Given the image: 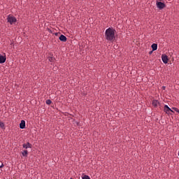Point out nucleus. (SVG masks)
I'll list each match as a JSON object with an SVG mask.
<instances>
[{
    "label": "nucleus",
    "mask_w": 179,
    "mask_h": 179,
    "mask_svg": "<svg viewBox=\"0 0 179 179\" xmlns=\"http://www.w3.org/2000/svg\"><path fill=\"white\" fill-rule=\"evenodd\" d=\"M162 62H163L164 64H168V63H169V57H167V55H162Z\"/></svg>",
    "instance_id": "nucleus-6"
},
{
    "label": "nucleus",
    "mask_w": 179,
    "mask_h": 179,
    "mask_svg": "<svg viewBox=\"0 0 179 179\" xmlns=\"http://www.w3.org/2000/svg\"><path fill=\"white\" fill-rule=\"evenodd\" d=\"M174 111H176V113H178L179 114V110L177 108H172Z\"/></svg>",
    "instance_id": "nucleus-17"
},
{
    "label": "nucleus",
    "mask_w": 179,
    "mask_h": 179,
    "mask_svg": "<svg viewBox=\"0 0 179 179\" xmlns=\"http://www.w3.org/2000/svg\"><path fill=\"white\" fill-rule=\"evenodd\" d=\"M6 20H7V22L10 23V24H13L15 22H17V18L11 15H8Z\"/></svg>",
    "instance_id": "nucleus-2"
},
{
    "label": "nucleus",
    "mask_w": 179,
    "mask_h": 179,
    "mask_svg": "<svg viewBox=\"0 0 179 179\" xmlns=\"http://www.w3.org/2000/svg\"><path fill=\"white\" fill-rule=\"evenodd\" d=\"M150 53L152 54V51Z\"/></svg>",
    "instance_id": "nucleus-20"
},
{
    "label": "nucleus",
    "mask_w": 179,
    "mask_h": 179,
    "mask_svg": "<svg viewBox=\"0 0 179 179\" xmlns=\"http://www.w3.org/2000/svg\"><path fill=\"white\" fill-rule=\"evenodd\" d=\"M151 48H152V51L157 50V44L153 43V44L151 45Z\"/></svg>",
    "instance_id": "nucleus-12"
},
{
    "label": "nucleus",
    "mask_w": 179,
    "mask_h": 179,
    "mask_svg": "<svg viewBox=\"0 0 179 179\" xmlns=\"http://www.w3.org/2000/svg\"><path fill=\"white\" fill-rule=\"evenodd\" d=\"M116 30L113 27H109L105 31V36L107 41H113L115 39Z\"/></svg>",
    "instance_id": "nucleus-1"
},
{
    "label": "nucleus",
    "mask_w": 179,
    "mask_h": 179,
    "mask_svg": "<svg viewBox=\"0 0 179 179\" xmlns=\"http://www.w3.org/2000/svg\"><path fill=\"white\" fill-rule=\"evenodd\" d=\"M48 61H50V62H53L55 61V58L53 57H48Z\"/></svg>",
    "instance_id": "nucleus-13"
},
{
    "label": "nucleus",
    "mask_w": 179,
    "mask_h": 179,
    "mask_svg": "<svg viewBox=\"0 0 179 179\" xmlns=\"http://www.w3.org/2000/svg\"><path fill=\"white\" fill-rule=\"evenodd\" d=\"M178 156H179V152H178Z\"/></svg>",
    "instance_id": "nucleus-21"
},
{
    "label": "nucleus",
    "mask_w": 179,
    "mask_h": 179,
    "mask_svg": "<svg viewBox=\"0 0 179 179\" xmlns=\"http://www.w3.org/2000/svg\"><path fill=\"white\" fill-rule=\"evenodd\" d=\"M162 89H163V90H166V87H165V86H163V87H162Z\"/></svg>",
    "instance_id": "nucleus-19"
},
{
    "label": "nucleus",
    "mask_w": 179,
    "mask_h": 179,
    "mask_svg": "<svg viewBox=\"0 0 179 179\" xmlns=\"http://www.w3.org/2000/svg\"><path fill=\"white\" fill-rule=\"evenodd\" d=\"M20 129H24L26 128V122L24 120H21L20 123Z\"/></svg>",
    "instance_id": "nucleus-7"
},
{
    "label": "nucleus",
    "mask_w": 179,
    "mask_h": 179,
    "mask_svg": "<svg viewBox=\"0 0 179 179\" xmlns=\"http://www.w3.org/2000/svg\"><path fill=\"white\" fill-rule=\"evenodd\" d=\"M59 39L61 41H63V42H66L67 41V38L64 36V35H61L59 38Z\"/></svg>",
    "instance_id": "nucleus-9"
},
{
    "label": "nucleus",
    "mask_w": 179,
    "mask_h": 179,
    "mask_svg": "<svg viewBox=\"0 0 179 179\" xmlns=\"http://www.w3.org/2000/svg\"><path fill=\"white\" fill-rule=\"evenodd\" d=\"M157 7L159 9V10H162L163 8H164L166 7V4L164 3H162V2H159V1H157Z\"/></svg>",
    "instance_id": "nucleus-4"
},
{
    "label": "nucleus",
    "mask_w": 179,
    "mask_h": 179,
    "mask_svg": "<svg viewBox=\"0 0 179 179\" xmlns=\"http://www.w3.org/2000/svg\"><path fill=\"white\" fill-rule=\"evenodd\" d=\"M52 101L50 99H47L45 101V103L48 104V106H50V104H52Z\"/></svg>",
    "instance_id": "nucleus-14"
},
{
    "label": "nucleus",
    "mask_w": 179,
    "mask_h": 179,
    "mask_svg": "<svg viewBox=\"0 0 179 179\" xmlns=\"http://www.w3.org/2000/svg\"><path fill=\"white\" fill-rule=\"evenodd\" d=\"M22 155L23 157H27V156H28L27 150H24L23 152H22Z\"/></svg>",
    "instance_id": "nucleus-11"
},
{
    "label": "nucleus",
    "mask_w": 179,
    "mask_h": 179,
    "mask_svg": "<svg viewBox=\"0 0 179 179\" xmlns=\"http://www.w3.org/2000/svg\"><path fill=\"white\" fill-rule=\"evenodd\" d=\"M22 148L25 150L31 149L32 148V145L29 142H27V143H23L22 144Z\"/></svg>",
    "instance_id": "nucleus-5"
},
{
    "label": "nucleus",
    "mask_w": 179,
    "mask_h": 179,
    "mask_svg": "<svg viewBox=\"0 0 179 179\" xmlns=\"http://www.w3.org/2000/svg\"><path fill=\"white\" fill-rule=\"evenodd\" d=\"M82 179H91V178L87 175H85L83 177H82Z\"/></svg>",
    "instance_id": "nucleus-15"
},
{
    "label": "nucleus",
    "mask_w": 179,
    "mask_h": 179,
    "mask_svg": "<svg viewBox=\"0 0 179 179\" xmlns=\"http://www.w3.org/2000/svg\"><path fill=\"white\" fill-rule=\"evenodd\" d=\"M159 104H160V102H159V101H157V100L152 101V106L154 107H157V106H159Z\"/></svg>",
    "instance_id": "nucleus-10"
},
{
    "label": "nucleus",
    "mask_w": 179,
    "mask_h": 179,
    "mask_svg": "<svg viewBox=\"0 0 179 179\" xmlns=\"http://www.w3.org/2000/svg\"><path fill=\"white\" fill-rule=\"evenodd\" d=\"M164 108L166 114H171V113H174V111L171 110V108H170V107H169L167 105H165Z\"/></svg>",
    "instance_id": "nucleus-3"
},
{
    "label": "nucleus",
    "mask_w": 179,
    "mask_h": 179,
    "mask_svg": "<svg viewBox=\"0 0 179 179\" xmlns=\"http://www.w3.org/2000/svg\"><path fill=\"white\" fill-rule=\"evenodd\" d=\"M6 61V57L0 55V64H3Z\"/></svg>",
    "instance_id": "nucleus-8"
},
{
    "label": "nucleus",
    "mask_w": 179,
    "mask_h": 179,
    "mask_svg": "<svg viewBox=\"0 0 179 179\" xmlns=\"http://www.w3.org/2000/svg\"><path fill=\"white\" fill-rule=\"evenodd\" d=\"M0 128H2V129L5 128V124L3 122H0Z\"/></svg>",
    "instance_id": "nucleus-16"
},
{
    "label": "nucleus",
    "mask_w": 179,
    "mask_h": 179,
    "mask_svg": "<svg viewBox=\"0 0 179 179\" xmlns=\"http://www.w3.org/2000/svg\"><path fill=\"white\" fill-rule=\"evenodd\" d=\"M4 166L3 164H1V165H0V169H2Z\"/></svg>",
    "instance_id": "nucleus-18"
},
{
    "label": "nucleus",
    "mask_w": 179,
    "mask_h": 179,
    "mask_svg": "<svg viewBox=\"0 0 179 179\" xmlns=\"http://www.w3.org/2000/svg\"><path fill=\"white\" fill-rule=\"evenodd\" d=\"M70 179H73L72 178H71Z\"/></svg>",
    "instance_id": "nucleus-22"
}]
</instances>
